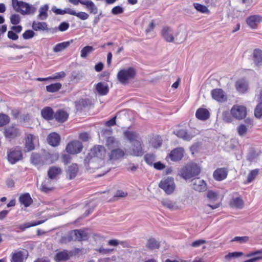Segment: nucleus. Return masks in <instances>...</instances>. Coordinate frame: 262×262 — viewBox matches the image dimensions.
<instances>
[{
  "mask_svg": "<svg viewBox=\"0 0 262 262\" xmlns=\"http://www.w3.org/2000/svg\"><path fill=\"white\" fill-rule=\"evenodd\" d=\"M125 137L132 143L130 154L134 156H142L143 154L142 141L139 134L136 132L126 130L124 132Z\"/></svg>",
  "mask_w": 262,
  "mask_h": 262,
  "instance_id": "nucleus-1",
  "label": "nucleus"
},
{
  "mask_svg": "<svg viewBox=\"0 0 262 262\" xmlns=\"http://www.w3.org/2000/svg\"><path fill=\"white\" fill-rule=\"evenodd\" d=\"M13 9L22 15H32L35 13L36 8L32 5L18 0H12Z\"/></svg>",
  "mask_w": 262,
  "mask_h": 262,
  "instance_id": "nucleus-2",
  "label": "nucleus"
},
{
  "mask_svg": "<svg viewBox=\"0 0 262 262\" xmlns=\"http://www.w3.org/2000/svg\"><path fill=\"white\" fill-rule=\"evenodd\" d=\"M136 75V71L133 68L123 69L120 70L117 74V79L122 84H126L128 81L133 79Z\"/></svg>",
  "mask_w": 262,
  "mask_h": 262,
  "instance_id": "nucleus-3",
  "label": "nucleus"
},
{
  "mask_svg": "<svg viewBox=\"0 0 262 262\" xmlns=\"http://www.w3.org/2000/svg\"><path fill=\"white\" fill-rule=\"evenodd\" d=\"M200 173V168L196 164L186 165L181 171V176L185 180L196 177Z\"/></svg>",
  "mask_w": 262,
  "mask_h": 262,
  "instance_id": "nucleus-4",
  "label": "nucleus"
},
{
  "mask_svg": "<svg viewBox=\"0 0 262 262\" xmlns=\"http://www.w3.org/2000/svg\"><path fill=\"white\" fill-rule=\"evenodd\" d=\"M159 187L167 195L171 194L176 189L174 179L170 177L163 178L159 184Z\"/></svg>",
  "mask_w": 262,
  "mask_h": 262,
  "instance_id": "nucleus-5",
  "label": "nucleus"
},
{
  "mask_svg": "<svg viewBox=\"0 0 262 262\" xmlns=\"http://www.w3.org/2000/svg\"><path fill=\"white\" fill-rule=\"evenodd\" d=\"M8 161L12 164H15L23 159V154L21 148L16 147L11 148L7 151Z\"/></svg>",
  "mask_w": 262,
  "mask_h": 262,
  "instance_id": "nucleus-6",
  "label": "nucleus"
},
{
  "mask_svg": "<svg viewBox=\"0 0 262 262\" xmlns=\"http://www.w3.org/2000/svg\"><path fill=\"white\" fill-rule=\"evenodd\" d=\"M232 116L237 120H242L247 115V108L243 105H234L230 110Z\"/></svg>",
  "mask_w": 262,
  "mask_h": 262,
  "instance_id": "nucleus-7",
  "label": "nucleus"
},
{
  "mask_svg": "<svg viewBox=\"0 0 262 262\" xmlns=\"http://www.w3.org/2000/svg\"><path fill=\"white\" fill-rule=\"evenodd\" d=\"M83 145L79 141H73L68 143L66 150L70 154H76L81 151Z\"/></svg>",
  "mask_w": 262,
  "mask_h": 262,
  "instance_id": "nucleus-8",
  "label": "nucleus"
},
{
  "mask_svg": "<svg viewBox=\"0 0 262 262\" xmlns=\"http://www.w3.org/2000/svg\"><path fill=\"white\" fill-rule=\"evenodd\" d=\"M192 188L199 192L205 191L207 190V184L205 182L199 178L193 179L191 180Z\"/></svg>",
  "mask_w": 262,
  "mask_h": 262,
  "instance_id": "nucleus-9",
  "label": "nucleus"
},
{
  "mask_svg": "<svg viewBox=\"0 0 262 262\" xmlns=\"http://www.w3.org/2000/svg\"><path fill=\"white\" fill-rule=\"evenodd\" d=\"M211 94L212 98L218 102H223L227 100V96L221 89H213L211 91Z\"/></svg>",
  "mask_w": 262,
  "mask_h": 262,
  "instance_id": "nucleus-10",
  "label": "nucleus"
},
{
  "mask_svg": "<svg viewBox=\"0 0 262 262\" xmlns=\"http://www.w3.org/2000/svg\"><path fill=\"white\" fill-rule=\"evenodd\" d=\"M37 137L31 134H26L25 137V151L29 152L34 149V142Z\"/></svg>",
  "mask_w": 262,
  "mask_h": 262,
  "instance_id": "nucleus-11",
  "label": "nucleus"
},
{
  "mask_svg": "<svg viewBox=\"0 0 262 262\" xmlns=\"http://www.w3.org/2000/svg\"><path fill=\"white\" fill-rule=\"evenodd\" d=\"M105 150L104 147L101 145L94 146L91 149L90 156L92 157H97L102 159L105 156Z\"/></svg>",
  "mask_w": 262,
  "mask_h": 262,
  "instance_id": "nucleus-12",
  "label": "nucleus"
},
{
  "mask_svg": "<svg viewBox=\"0 0 262 262\" xmlns=\"http://www.w3.org/2000/svg\"><path fill=\"white\" fill-rule=\"evenodd\" d=\"M262 21V16L254 15L248 17L246 20L247 25L252 29L256 28L258 24Z\"/></svg>",
  "mask_w": 262,
  "mask_h": 262,
  "instance_id": "nucleus-13",
  "label": "nucleus"
},
{
  "mask_svg": "<svg viewBox=\"0 0 262 262\" xmlns=\"http://www.w3.org/2000/svg\"><path fill=\"white\" fill-rule=\"evenodd\" d=\"M71 236L74 241H84L88 239V233L80 230H74L71 232Z\"/></svg>",
  "mask_w": 262,
  "mask_h": 262,
  "instance_id": "nucleus-14",
  "label": "nucleus"
},
{
  "mask_svg": "<svg viewBox=\"0 0 262 262\" xmlns=\"http://www.w3.org/2000/svg\"><path fill=\"white\" fill-rule=\"evenodd\" d=\"M4 134L6 138L12 139L20 136V133L17 127L11 126L5 129Z\"/></svg>",
  "mask_w": 262,
  "mask_h": 262,
  "instance_id": "nucleus-15",
  "label": "nucleus"
},
{
  "mask_svg": "<svg viewBox=\"0 0 262 262\" xmlns=\"http://www.w3.org/2000/svg\"><path fill=\"white\" fill-rule=\"evenodd\" d=\"M236 90L240 93H245L247 92L249 88V83L245 79H241L237 80L235 83Z\"/></svg>",
  "mask_w": 262,
  "mask_h": 262,
  "instance_id": "nucleus-16",
  "label": "nucleus"
},
{
  "mask_svg": "<svg viewBox=\"0 0 262 262\" xmlns=\"http://www.w3.org/2000/svg\"><path fill=\"white\" fill-rule=\"evenodd\" d=\"M72 254L68 250H64L57 252L54 256V260L56 262H61L69 260Z\"/></svg>",
  "mask_w": 262,
  "mask_h": 262,
  "instance_id": "nucleus-17",
  "label": "nucleus"
},
{
  "mask_svg": "<svg viewBox=\"0 0 262 262\" xmlns=\"http://www.w3.org/2000/svg\"><path fill=\"white\" fill-rule=\"evenodd\" d=\"M228 174V171L225 168H217L213 172L214 179L218 181L225 179Z\"/></svg>",
  "mask_w": 262,
  "mask_h": 262,
  "instance_id": "nucleus-18",
  "label": "nucleus"
},
{
  "mask_svg": "<svg viewBox=\"0 0 262 262\" xmlns=\"http://www.w3.org/2000/svg\"><path fill=\"white\" fill-rule=\"evenodd\" d=\"M95 90L97 93L101 96L106 95L109 92L107 84L102 82H99L95 85Z\"/></svg>",
  "mask_w": 262,
  "mask_h": 262,
  "instance_id": "nucleus-19",
  "label": "nucleus"
},
{
  "mask_svg": "<svg viewBox=\"0 0 262 262\" xmlns=\"http://www.w3.org/2000/svg\"><path fill=\"white\" fill-rule=\"evenodd\" d=\"M162 37L167 42H171L174 40V37L172 33V29L167 26L163 28L161 31Z\"/></svg>",
  "mask_w": 262,
  "mask_h": 262,
  "instance_id": "nucleus-20",
  "label": "nucleus"
},
{
  "mask_svg": "<svg viewBox=\"0 0 262 262\" xmlns=\"http://www.w3.org/2000/svg\"><path fill=\"white\" fill-rule=\"evenodd\" d=\"M229 204L232 208L241 209L244 206V202L241 196L233 197Z\"/></svg>",
  "mask_w": 262,
  "mask_h": 262,
  "instance_id": "nucleus-21",
  "label": "nucleus"
},
{
  "mask_svg": "<svg viewBox=\"0 0 262 262\" xmlns=\"http://www.w3.org/2000/svg\"><path fill=\"white\" fill-rule=\"evenodd\" d=\"M47 140L48 143L51 146H57L59 144L60 137L58 134L52 133L49 135Z\"/></svg>",
  "mask_w": 262,
  "mask_h": 262,
  "instance_id": "nucleus-22",
  "label": "nucleus"
},
{
  "mask_svg": "<svg viewBox=\"0 0 262 262\" xmlns=\"http://www.w3.org/2000/svg\"><path fill=\"white\" fill-rule=\"evenodd\" d=\"M183 151L182 148H176L171 151L169 157L173 161H179L183 157Z\"/></svg>",
  "mask_w": 262,
  "mask_h": 262,
  "instance_id": "nucleus-23",
  "label": "nucleus"
},
{
  "mask_svg": "<svg viewBox=\"0 0 262 262\" xmlns=\"http://www.w3.org/2000/svg\"><path fill=\"white\" fill-rule=\"evenodd\" d=\"M32 29L36 31H48V24L44 21H34L32 25Z\"/></svg>",
  "mask_w": 262,
  "mask_h": 262,
  "instance_id": "nucleus-24",
  "label": "nucleus"
},
{
  "mask_svg": "<svg viewBox=\"0 0 262 262\" xmlns=\"http://www.w3.org/2000/svg\"><path fill=\"white\" fill-rule=\"evenodd\" d=\"M67 177L70 180L74 179L78 172V165L76 164H72L69 166L66 170Z\"/></svg>",
  "mask_w": 262,
  "mask_h": 262,
  "instance_id": "nucleus-25",
  "label": "nucleus"
},
{
  "mask_svg": "<svg viewBox=\"0 0 262 262\" xmlns=\"http://www.w3.org/2000/svg\"><path fill=\"white\" fill-rule=\"evenodd\" d=\"M81 5L84 6L91 14H96L98 13V8L92 1L84 0Z\"/></svg>",
  "mask_w": 262,
  "mask_h": 262,
  "instance_id": "nucleus-26",
  "label": "nucleus"
},
{
  "mask_svg": "<svg viewBox=\"0 0 262 262\" xmlns=\"http://www.w3.org/2000/svg\"><path fill=\"white\" fill-rule=\"evenodd\" d=\"M255 256L244 262H256L260 259H262V249L256 250L247 254V257Z\"/></svg>",
  "mask_w": 262,
  "mask_h": 262,
  "instance_id": "nucleus-27",
  "label": "nucleus"
},
{
  "mask_svg": "<svg viewBox=\"0 0 262 262\" xmlns=\"http://www.w3.org/2000/svg\"><path fill=\"white\" fill-rule=\"evenodd\" d=\"M68 116V114L62 110H58L54 115V118L57 121L60 123L65 122L67 120Z\"/></svg>",
  "mask_w": 262,
  "mask_h": 262,
  "instance_id": "nucleus-28",
  "label": "nucleus"
},
{
  "mask_svg": "<svg viewBox=\"0 0 262 262\" xmlns=\"http://www.w3.org/2000/svg\"><path fill=\"white\" fill-rule=\"evenodd\" d=\"M31 163L35 166H41L45 164L43 155L41 156L37 153L33 152L31 156Z\"/></svg>",
  "mask_w": 262,
  "mask_h": 262,
  "instance_id": "nucleus-29",
  "label": "nucleus"
},
{
  "mask_svg": "<svg viewBox=\"0 0 262 262\" xmlns=\"http://www.w3.org/2000/svg\"><path fill=\"white\" fill-rule=\"evenodd\" d=\"M49 6L48 4H45L41 6L38 10L39 14L37 15V19L41 20H46L48 17V11Z\"/></svg>",
  "mask_w": 262,
  "mask_h": 262,
  "instance_id": "nucleus-30",
  "label": "nucleus"
},
{
  "mask_svg": "<svg viewBox=\"0 0 262 262\" xmlns=\"http://www.w3.org/2000/svg\"><path fill=\"white\" fill-rule=\"evenodd\" d=\"M196 117L201 120H206L208 119L210 116V113L209 111L204 108H199L195 113Z\"/></svg>",
  "mask_w": 262,
  "mask_h": 262,
  "instance_id": "nucleus-31",
  "label": "nucleus"
},
{
  "mask_svg": "<svg viewBox=\"0 0 262 262\" xmlns=\"http://www.w3.org/2000/svg\"><path fill=\"white\" fill-rule=\"evenodd\" d=\"M42 117L47 120H51L54 118V112L53 109L50 107H46L41 111Z\"/></svg>",
  "mask_w": 262,
  "mask_h": 262,
  "instance_id": "nucleus-32",
  "label": "nucleus"
},
{
  "mask_svg": "<svg viewBox=\"0 0 262 262\" xmlns=\"http://www.w3.org/2000/svg\"><path fill=\"white\" fill-rule=\"evenodd\" d=\"M43 158L45 160V164H51L57 161L59 156L57 153L46 152L43 155Z\"/></svg>",
  "mask_w": 262,
  "mask_h": 262,
  "instance_id": "nucleus-33",
  "label": "nucleus"
},
{
  "mask_svg": "<svg viewBox=\"0 0 262 262\" xmlns=\"http://www.w3.org/2000/svg\"><path fill=\"white\" fill-rule=\"evenodd\" d=\"M19 201L21 204L25 207L29 206L32 203V199L28 193L21 195L19 198Z\"/></svg>",
  "mask_w": 262,
  "mask_h": 262,
  "instance_id": "nucleus-34",
  "label": "nucleus"
},
{
  "mask_svg": "<svg viewBox=\"0 0 262 262\" xmlns=\"http://www.w3.org/2000/svg\"><path fill=\"white\" fill-rule=\"evenodd\" d=\"M61 172L60 168L56 166H52L48 171V176L50 179H54Z\"/></svg>",
  "mask_w": 262,
  "mask_h": 262,
  "instance_id": "nucleus-35",
  "label": "nucleus"
},
{
  "mask_svg": "<svg viewBox=\"0 0 262 262\" xmlns=\"http://www.w3.org/2000/svg\"><path fill=\"white\" fill-rule=\"evenodd\" d=\"M176 135L179 138H182L186 141H190L193 137V136L188 134L185 129H180L174 132Z\"/></svg>",
  "mask_w": 262,
  "mask_h": 262,
  "instance_id": "nucleus-36",
  "label": "nucleus"
},
{
  "mask_svg": "<svg viewBox=\"0 0 262 262\" xmlns=\"http://www.w3.org/2000/svg\"><path fill=\"white\" fill-rule=\"evenodd\" d=\"M124 155V151L120 148L112 149L110 155L111 160H117L122 158Z\"/></svg>",
  "mask_w": 262,
  "mask_h": 262,
  "instance_id": "nucleus-37",
  "label": "nucleus"
},
{
  "mask_svg": "<svg viewBox=\"0 0 262 262\" xmlns=\"http://www.w3.org/2000/svg\"><path fill=\"white\" fill-rule=\"evenodd\" d=\"M253 61L256 66H259L262 62V51L255 49L253 52Z\"/></svg>",
  "mask_w": 262,
  "mask_h": 262,
  "instance_id": "nucleus-38",
  "label": "nucleus"
},
{
  "mask_svg": "<svg viewBox=\"0 0 262 262\" xmlns=\"http://www.w3.org/2000/svg\"><path fill=\"white\" fill-rule=\"evenodd\" d=\"M146 247L151 250L158 249L160 247V243L154 238H149L147 242Z\"/></svg>",
  "mask_w": 262,
  "mask_h": 262,
  "instance_id": "nucleus-39",
  "label": "nucleus"
},
{
  "mask_svg": "<svg viewBox=\"0 0 262 262\" xmlns=\"http://www.w3.org/2000/svg\"><path fill=\"white\" fill-rule=\"evenodd\" d=\"M162 204L165 207L171 210H174L178 209V207L177 206L175 202H172L171 200L165 199L162 201Z\"/></svg>",
  "mask_w": 262,
  "mask_h": 262,
  "instance_id": "nucleus-40",
  "label": "nucleus"
},
{
  "mask_svg": "<svg viewBox=\"0 0 262 262\" xmlns=\"http://www.w3.org/2000/svg\"><path fill=\"white\" fill-rule=\"evenodd\" d=\"M46 220H40L37 222H33L31 223L28 222L19 226V228L21 230H25L26 229L35 226L43 223Z\"/></svg>",
  "mask_w": 262,
  "mask_h": 262,
  "instance_id": "nucleus-41",
  "label": "nucleus"
},
{
  "mask_svg": "<svg viewBox=\"0 0 262 262\" xmlns=\"http://www.w3.org/2000/svg\"><path fill=\"white\" fill-rule=\"evenodd\" d=\"M24 259L23 252L18 251L12 254L11 262H23Z\"/></svg>",
  "mask_w": 262,
  "mask_h": 262,
  "instance_id": "nucleus-42",
  "label": "nucleus"
},
{
  "mask_svg": "<svg viewBox=\"0 0 262 262\" xmlns=\"http://www.w3.org/2000/svg\"><path fill=\"white\" fill-rule=\"evenodd\" d=\"M61 86L62 85L60 83H52L46 86V90L48 92L55 93L59 91L61 89Z\"/></svg>",
  "mask_w": 262,
  "mask_h": 262,
  "instance_id": "nucleus-43",
  "label": "nucleus"
},
{
  "mask_svg": "<svg viewBox=\"0 0 262 262\" xmlns=\"http://www.w3.org/2000/svg\"><path fill=\"white\" fill-rule=\"evenodd\" d=\"M94 50L93 47L86 46L83 48L80 51V56L82 58H85L88 55Z\"/></svg>",
  "mask_w": 262,
  "mask_h": 262,
  "instance_id": "nucleus-44",
  "label": "nucleus"
},
{
  "mask_svg": "<svg viewBox=\"0 0 262 262\" xmlns=\"http://www.w3.org/2000/svg\"><path fill=\"white\" fill-rule=\"evenodd\" d=\"M52 11L57 15H63L64 14H69L71 15V9L67 8L64 10H62L56 8L55 6H53L52 9Z\"/></svg>",
  "mask_w": 262,
  "mask_h": 262,
  "instance_id": "nucleus-45",
  "label": "nucleus"
},
{
  "mask_svg": "<svg viewBox=\"0 0 262 262\" xmlns=\"http://www.w3.org/2000/svg\"><path fill=\"white\" fill-rule=\"evenodd\" d=\"M70 44V42L69 41H65L61 43H57L53 49V51L55 52H60L66 48H67Z\"/></svg>",
  "mask_w": 262,
  "mask_h": 262,
  "instance_id": "nucleus-46",
  "label": "nucleus"
},
{
  "mask_svg": "<svg viewBox=\"0 0 262 262\" xmlns=\"http://www.w3.org/2000/svg\"><path fill=\"white\" fill-rule=\"evenodd\" d=\"M71 15L76 16L77 17H78L79 18H80V19L83 20L87 19L89 17V15L88 13H86V12H76L75 11H74L72 9L71 10Z\"/></svg>",
  "mask_w": 262,
  "mask_h": 262,
  "instance_id": "nucleus-47",
  "label": "nucleus"
},
{
  "mask_svg": "<svg viewBox=\"0 0 262 262\" xmlns=\"http://www.w3.org/2000/svg\"><path fill=\"white\" fill-rule=\"evenodd\" d=\"M194 8L199 12L202 13H207L209 12L208 8L205 5H202L199 3H193Z\"/></svg>",
  "mask_w": 262,
  "mask_h": 262,
  "instance_id": "nucleus-48",
  "label": "nucleus"
},
{
  "mask_svg": "<svg viewBox=\"0 0 262 262\" xmlns=\"http://www.w3.org/2000/svg\"><path fill=\"white\" fill-rule=\"evenodd\" d=\"M50 182V180L47 179L42 183L40 188L41 191L47 193L53 189L52 187L48 186V183Z\"/></svg>",
  "mask_w": 262,
  "mask_h": 262,
  "instance_id": "nucleus-49",
  "label": "nucleus"
},
{
  "mask_svg": "<svg viewBox=\"0 0 262 262\" xmlns=\"http://www.w3.org/2000/svg\"><path fill=\"white\" fill-rule=\"evenodd\" d=\"M107 245L111 246H117L119 245H121L123 247H125L127 245L126 243L122 241H119L117 239H114L110 240L107 242Z\"/></svg>",
  "mask_w": 262,
  "mask_h": 262,
  "instance_id": "nucleus-50",
  "label": "nucleus"
},
{
  "mask_svg": "<svg viewBox=\"0 0 262 262\" xmlns=\"http://www.w3.org/2000/svg\"><path fill=\"white\" fill-rule=\"evenodd\" d=\"M248 127L244 124H240L237 128L238 134L240 136H244L247 132Z\"/></svg>",
  "mask_w": 262,
  "mask_h": 262,
  "instance_id": "nucleus-51",
  "label": "nucleus"
},
{
  "mask_svg": "<svg viewBox=\"0 0 262 262\" xmlns=\"http://www.w3.org/2000/svg\"><path fill=\"white\" fill-rule=\"evenodd\" d=\"M249 237L247 236H235L234 237L231 242H237L240 244H244L249 241Z\"/></svg>",
  "mask_w": 262,
  "mask_h": 262,
  "instance_id": "nucleus-52",
  "label": "nucleus"
},
{
  "mask_svg": "<svg viewBox=\"0 0 262 262\" xmlns=\"http://www.w3.org/2000/svg\"><path fill=\"white\" fill-rule=\"evenodd\" d=\"M254 115L257 118H260L262 116V101H260L259 103L256 106Z\"/></svg>",
  "mask_w": 262,
  "mask_h": 262,
  "instance_id": "nucleus-53",
  "label": "nucleus"
},
{
  "mask_svg": "<svg viewBox=\"0 0 262 262\" xmlns=\"http://www.w3.org/2000/svg\"><path fill=\"white\" fill-rule=\"evenodd\" d=\"M10 118L5 114H0V127L3 126L9 122Z\"/></svg>",
  "mask_w": 262,
  "mask_h": 262,
  "instance_id": "nucleus-54",
  "label": "nucleus"
},
{
  "mask_svg": "<svg viewBox=\"0 0 262 262\" xmlns=\"http://www.w3.org/2000/svg\"><path fill=\"white\" fill-rule=\"evenodd\" d=\"M258 173V170L257 169L252 170L250 172L248 175L247 182L248 183L251 182Z\"/></svg>",
  "mask_w": 262,
  "mask_h": 262,
  "instance_id": "nucleus-55",
  "label": "nucleus"
},
{
  "mask_svg": "<svg viewBox=\"0 0 262 262\" xmlns=\"http://www.w3.org/2000/svg\"><path fill=\"white\" fill-rule=\"evenodd\" d=\"M10 21L13 25H18L20 22V17L18 14H14L10 16Z\"/></svg>",
  "mask_w": 262,
  "mask_h": 262,
  "instance_id": "nucleus-56",
  "label": "nucleus"
},
{
  "mask_svg": "<svg viewBox=\"0 0 262 262\" xmlns=\"http://www.w3.org/2000/svg\"><path fill=\"white\" fill-rule=\"evenodd\" d=\"M83 78V75L82 73L80 72H74L72 74L71 79L72 80L75 81L77 82L80 80H81Z\"/></svg>",
  "mask_w": 262,
  "mask_h": 262,
  "instance_id": "nucleus-57",
  "label": "nucleus"
},
{
  "mask_svg": "<svg viewBox=\"0 0 262 262\" xmlns=\"http://www.w3.org/2000/svg\"><path fill=\"white\" fill-rule=\"evenodd\" d=\"M35 34V32L33 31L28 30L23 34V37L25 39H29L33 37Z\"/></svg>",
  "mask_w": 262,
  "mask_h": 262,
  "instance_id": "nucleus-58",
  "label": "nucleus"
},
{
  "mask_svg": "<svg viewBox=\"0 0 262 262\" xmlns=\"http://www.w3.org/2000/svg\"><path fill=\"white\" fill-rule=\"evenodd\" d=\"M113 144L118 145V142H117L115 139L113 137H109L107 138L106 141V145L107 147L111 149L114 147Z\"/></svg>",
  "mask_w": 262,
  "mask_h": 262,
  "instance_id": "nucleus-59",
  "label": "nucleus"
},
{
  "mask_svg": "<svg viewBox=\"0 0 262 262\" xmlns=\"http://www.w3.org/2000/svg\"><path fill=\"white\" fill-rule=\"evenodd\" d=\"M124 12V9L122 7L119 6H115L111 11V12L114 15H118Z\"/></svg>",
  "mask_w": 262,
  "mask_h": 262,
  "instance_id": "nucleus-60",
  "label": "nucleus"
},
{
  "mask_svg": "<svg viewBox=\"0 0 262 262\" xmlns=\"http://www.w3.org/2000/svg\"><path fill=\"white\" fill-rule=\"evenodd\" d=\"M97 251L101 253L102 254H111L112 251L114 250L113 249H108V248H104L103 247H100L99 249L96 250Z\"/></svg>",
  "mask_w": 262,
  "mask_h": 262,
  "instance_id": "nucleus-61",
  "label": "nucleus"
},
{
  "mask_svg": "<svg viewBox=\"0 0 262 262\" xmlns=\"http://www.w3.org/2000/svg\"><path fill=\"white\" fill-rule=\"evenodd\" d=\"M155 159V156L153 154H147L144 156V160L146 162L149 164L151 165L152 162L154 161Z\"/></svg>",
  "mask_w": 262,
  "mask_h": 262,
  "instance_id": "nucleus-62",
  "label": "nucleus"
},
{
  "mask_svg": "<svg viewBox=\"0 0 262 262\" xmlns=\"http://www.w3.org/2000/svg\"><path fill=\"white\" fill-rule=\"evenodd\" d=\"M207 196L209 199L212 201H215L217 199V193L212 191H209Z\"/></svg>",
  "mask_w": 262,
  "mask_h": 262,
  "instance_id": "nucleus-63",
  "label": "nucleus"
},
{
  "mask_svg": "<svg viewBox=\"0 0 262 262\" xmlns=\"http://www.w3.org/2000/svg\"><path fill=\"white\" fill-rule=\"evenodd\" d=\"M69 28V24L67 22L61 23L58 26V30L61 32L66 31Z\"/></svg>",
  "mask_w": 262,
  "mask_h": 262,
  "instance_id": "nucleus-64",
  "label": "nucleus"
}]
</instances>
